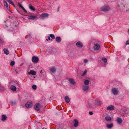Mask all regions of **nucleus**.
Returning <instances> with one entry per match:
<instances>
[{
  "label": "nucleus",
  "instance_id": "nucleus-3",
  "mask_svg": "<svg viewBox=\"0 0 129 129\" xmlns=\"http://www.w3.org/2000/svg\"><path fill=\"white\" fill-rule=\"evenodd\" d=\"M33 106V102L31 101H28L25 104V106L27 108H30Z\"/></svg>",
  "mask_w": 129,
  "mask_h": 129
},
{
  "label": "nucleus",
  "instance_id": "nucleus-33",
  "mask_svg": "<svg viewBox=\"0 0 129 129\" xmlns=\"http://www.w3.org/2000/svg\"><path fill=\"white\" fill-rule=\"evenodd\" d=\"M15 64V62L14 61H12L10 63V65L12 66H13Z\"/></svg>",
  "mask_w": 129,
  "mask_h": 129
},
{
  "label": "nucleus",
  "instance_id": "nucleus-46",
  "mask_svg": "<svg viewBox=\"0 0 129 129\" xmlns=\"http://www.w3.org/2000/svg\"><path fill=\"white\" fill-rule=\"evenodd\" d=\"M12 5H13L14 7H15V5L14 4V3H13Z\"/></svg>",
  "mask_w": 129,
  "mask_h": 129
},
{
  "label": "nucleus",
  "instance_id": "nucleus-1",
  "mask_svg": "<svg viewBox=\"0 0 129 129\" xmlns=\"http://www.w3.org/2000/svg\"><path fill=\"white\" fill-rule=\"evenodd\" d=\"M101 9L102 11L104 12L108 11L110 9V7L108 5H107L102 6Z\"/></svg>",
  "mask_w": 129,
  "mask_h": 129
},
{
  "label": "nucleus",
  "instance_id": "nucleus-43",
  "mask_svg": "<svg viewBox=\"0 0 129 129\" xmlns=\"http://www.w3.org/2000/svg\"><path fill=\"white\" fill-rule=\"evenodd\" d=\"M5 26H6V27H8V25L7 24H5Z\"/></svg>",
  "mask_w": 129,
  "mask_h": 129
},
{
  "label": "nucleus",
  "instance_id": "nucleus-8",
  "mask_svg": "<svg viewBox=\"0 0 129 129\" xmlns=\"http://www.w3.org/2000/svg\"><path fill=\"white\" fill-rule=\"evenodd\" d=\"M48 16L49 14L47 13H43L40 15V17L41 19H43L48 17Z\"/></svg>",
  "mask_w": 129,
  "mask_h": 129
},
{
  "label": "nucleus",
  "instance_id": "nucleus-37",
  "mask_svg": "<svg viewBox=\"0 0 129 129\" xmlns=\"http://www.w3.org/2000/svg\"><path fill=\"white\" fill-rule=\"evenodd\" d=\"M4 42L3 40L1 39L0 37V44H1L2 43H3Z\"/></svg>",
  "mask_w": 129,
  "mask_h": 129
},
{
  "label": "nucleus",
  "instance_id": "nucleus-51",
  "mask_svg": "<svg viewBox=\"0 0 129 129\" xmlns=\"http://www.w3.org/2000/svg\"><path fill=\"white\" fill-rule=\"evenodd\" d=\"M128 32L129 33V29H128Z\"/></svg>",
  "mask_w": 129,
  "mask_h": 129
},
{
  "label": "nucleus",
  "instance_id": "nucleus-49",
  "mask_svg": "<svg viewBox=\"0 0 129 129\" xmlns=\"http://www.w3.org/2000/svg\"><path fill=\"white\" fill-rule=\"evenodd\" d=\"M59 7H58V9L57 10V11H59Z\"/></svg>",
  "mask_w": 129,
  "mask_h": 129
},
{
  "label": "nucleus",
  "instance_id": "nucleus-14",
  "mask_svg": "<svg viewBox=\"0 0 129 129\" xmlns=\"http://www.w3.org/2000/svg\"><path fill=\"white\" fill-rule=\"evenodd\" d=\"M74 121L75 122L74 126L75 127H76L78 125V122L76 119H74Z\"/></svg>",
  "mask_w": 129,
  "mask_h": 129
},
{
  "label": "nucleus",
  "instance_id": "nucleus-6",
  "mask_svg": "<svg viewBox=\"0 0 129 129\" xmlns=\"http://www.w3.org/2000/svg\"><path fill=\"white\" fill-rule=\"evenodd\" d=\"M76 46L79 48H82L83 47V45L82 43L80 41H78L76 43Z\"/></svg>",
  "mask_w": 129,
  "mask_h": 129
},
{
  "label": "nucleus",
  "instance_id": "nucleus-42",
  "mask_svg": "<svg viewBox=\"0 0 129 129\" xmlns=\"http://www.w3.org/2000/svg\"><path fill=\"white\" fill-rule=\"evenodd\" d=\"M87 73V72L86 71H84V72H83L82 75H84Z\"/></svg>",
  "mask_w": 129,
  "mask_h": 129
},
{
  "label": "nucleus",
  "instance_id": "nucleus-52",
  "mask_svg": "<svg viewBox=\"0 0 129 129\" xmlns=\"http://www.w3.org/2000/svg\"><path fill=\"white\" fill-rule=\"evenodd\" d=\"M49 52H51V51H49Z\"/></svg>",
  "mask_w": 129,
  "mask_h": 129
},
{
  "label": "nucleus",
  "instance_id": "nucleus-39",
  "mask_svg": "<svg viewBox=\"0 0 129 129\" xmlns=\"http://www.w3.org/2000/svg\"><path fill=\"white\" fill-rule=\"evenodd\" d=\"M18 5L19 7L21 8L23 6L22 5L20 4V3H19L18 4Z\"/></svg>",
  "mask_w": 129,
  "mask_h": 129
},
{
  "label": "nucleus",
  "instance_id": "nucleus-41",
  "mask_svg": "<svg viewBox=\"0 0 129 129\" xmlns=\"http://www.w3.org/2000/svg\"><path fill=\"white\" fill-rule=\"evenodd\" d=\"M84 61L86 63L88 62V60L87 59H85L84 60Z\"/></svg>",
  "mask_w": 129,
  "mask_h": 129
},
{
  "label": "nucleus",
  "instance_id": "nucleus-12",
  "mask_svg": "<svg viewBox=\"0 0 129 129\" xmlns=\"http://www.w3.org/2000/svg\"><path fill=\"white\" fill-rule=\"evenodd\" d=\"M95 103L96 105L99 106H101L102 104L101 102L98 100H95Z\"/></svg>",
  "mask_w": 129,
  "mask_h": 129
},
{
  "label": "nucleus",
  "instance_id": "nucleus-16",
  "mask_svg": "<svg viewBox=\"0 0 129 129\" xmlns=\"http://www.w3.org/2000/svg\"><path fill=\"white\" fill-rule=\"evenodd\" d=\"M122 119L120 118L117 117V122L118 124H120L122 122Z\"/></svg>",
  "mask_w": 129,
  "mask_h": 129
},
{
  "label": "nucleus",
  "instance_id": "nucleus-11",
  "mask_svg": "<svg viewBox=\"0 0 129 129\" xmlns=\"http://www.w3.org/2000/svg\"><path fill=\"white\" fill-rule=\"evenodd\" d=\"M68 80L70 83L72 85H74V84H76V82L74 81V80L72 78H69Z\"/></svg>",
  "mask_w": 129,
  "mask_h": 129
},
{
  "label": "nucleus",
  "instance_id": "nucleus-54",
  "mask_svg": "<svg viewBox=\"0 0 129 129\" xmlns=\"http://www.w3.org/2000/svg\"><path fill=\"white\" fill-rule=\"evenodd\" d=\"M128 114H129V112L127 113Z\"/></svg>",
  "mask_w": 129,
  "mask_h": 129
},
{
  "label": "nucleus",
  "instance_id": "nucleus-34",
  "mask_svg": "<svg viewBox=\"0 0 129 129\" xmlns=\"http://www.w3.org/2000/svg\"><path fill=\"white\" fill-rule=\"evenodd\" d=\"M32 88L34 90H36L37 88V86L35 85H34L32 86Z\"/></svg>",
  "mask_w": 129,
  "mask_h": 129
},
{
  "label": "nucleus",
  "instance_id": "nucleus-20",
  "mask_svg": "<svg viewBox=\"0 0 129 129\" xmlns=\"http://www.w3.org/2000/svg\"><path fill=\"white\" fill-rule=\"evenodd\" d=\"M7 118L6 115H2V120L3 121H5Z\"/></svg>",
  "mask_w": 129,
  "mask_h": 129
},
{
  "label": "nucleus",
  "instance_id": "nucleus-7",
  "mask_svg": "<svg viewBox=\"0 0 129 129\" xmlns=\"http://www.w3.org/2000/svg\"><path fill=\"white\" fill-rule=\"evenodd\" d=\"M100 48V45L98 44H94L93 48L95 50H98Z\"/></svg>",
  "mask_w": 129,
  "mask_h": 129
},
{
  "label": "nucleus",
  "instance_id": "nucleus-13",
  "mask_svg": "<svg viewBox=\"0 0 129 129\" xmlns=\"http://www.w3.org/2000/svg\"><path fill=\"white\" fill-rule=\"evenodd\" d=\"M82 88L84 91H85L88 89L89 87L87 85H83L82 86Z\"/></svg>",
  "mask_w": 129,
  "mask_h": 129
},
{
  "label": "nucleus",
  "instance_id": "nucleus-10",
  "mask_svg": "<svg viewBox=\"0 0 129 129\" xmlns=\"http://www.w3.org/2000/svg\"><path fill=\"white\" fill-rule=\"evenodd\" d=\"M107 109L109 110H114V107L113 105H111L108 106Z\"/></svg>",
  "mask_w": 129,
  "mask_h": 129
},
{
  "label": "nucleus",
  "instance_id": "nucleus-27",
  "mask_svg": "<svg viewBox=\"0 0 129 129\" xmlns=\"http://www.w3.org/2000/svg\"><path fill=\"white\" fill-rule=\"evenodd\" d=\"M89 82V81L87 80H85L84 81V83L85 85H88Z\"/></svg>",
  "mask_w": 129,
  "mask_h": 129
},
{
  "label": "nucleus",
  "instance_id": "nucleus-17",
  "mask_svg": "<svg viewBox=\"0 0 129 129\" xmlns=\"http://www.w3.org/2000/svg\"><path fill=\"white\" fill-rule=\"evenodd\" d=\"M65 101L67 103H69L70 102V98L68 96H66L64 98Z\"/></svg>",
  "mask_w": 129,
  "mask_h": 129
},
{
  "label": "nucleus",
  "instance_id": "nucleus-22",
  "mask_svg": "<svg viewBox=\"0 0 129 129\" xmlns=\"http://www.w3.org/2000/svg\"><path fill=\"white\" fill-rule=\"evenodd\" d=\"M30 73L32 75H35L36 74V72L34 71L31 70L30 71Z\"/></svg>",
  "mask_w": 129,
  "mask_h": 129
},
{
  "label": "nucleus",
  "instance_id": "nucleus-29",
  "mask_svg": "<svg viewBox=\"0 0 129 129\" xmlns=\"http://www.w3.org/2000/svg\"><path fill=\"white\" fill-rule=\"evenodd\" d=\"M4 53L6 54L7 55L8 54H9V52L8 51V50L6 49H4Z\"/></svg>",
  "mask_w": 129,
  "mask_h": 129
},
{
  "label": "nucleus",
  "instance_id": "nucleus-50",
  "mask_svg": "<svg viewBox=\"0 0 129 129\" xmlns=\"http://www.w3.org/2000/svg\"><path fill=\"white\" fill-rule=\"evenodd\" d=\"M46 40L47 41H48L49 40H48V39H46Z\"/></svg>",
  "mask_w": 129,
  "mask_h": 129
},
{
  "label": "nucleus",
  "instance_id": "nucleus-30",
  "mask_svg": "<svg viewBox=\"0 0 129 129\" xmlns=\"http://www.w3.org/2000/svg\"><path fill=\"white\" fill-rule=\"evenodd\" d=\"M50 37L52 39H54L55 38L54 35L52 34H50L49 35Z\"/></svg>",
  "mask_w": 129,
  "mask_h": 129
},
{
  "label": "nucleus",
  "instance_id": "nucleus-23",
  "mask_svg": "<svg viewBox=\"0 0 129 129\" xmlns=\"http://www.w3.org/2000/svg\"><path fill=\"white\" fill-rule=\"evenodd\" d=\"M3 1L5 7H6V9H8V4L7 2L6 1H5V0H3Z\"/></svg>",
  "mask_w": 129,
  "mask_h": 129
},
{
  "label": "nucleus",
  "instance_id": "nucleus-36",
  "mask_svg": "<svg viewBox=\"0 0 129 129\" xmlns=\"http://www.w3.org/2000/svg\"><path fill=\"white\" fill-rule=\"evenodd\" d=\"M9 4H11V5H12L13 3L12 1L11 0H7Z\"/></svg>",
  "mask_w": 129,
  "mask_h": 129
},
{
  "label": "nucleus",
  "instance_id": "nucleus-19",
  "mask_svg": "<svg viewBox=\"0 0 129 129\" xmlns=\"http://www.w3.org/2000/svg\"><path fill=\"white\" fill-rule=\"evenodd\" d=\"M55 40L58 43L60 42L61 41V39L60 37H57L55 38Z\"/></svg>",
  "mask_w": 129,
  "mask_h": 129
},
{
  "label": "nucleus",
  "instance_id": "nucleus-25",
  "mask_svg": "<svg viewBox=\"0 0 129 129\" xmlns=\"http://www.w3.org/2000/svg\"><path fill=\"white\" fill-rule=\"evenodd\" d=\"M105 118L106 120L108 121H110L111 120V118L109 116H106L105 117Z\"/></svg>",
  "mask_w": 129,
  "mask_h": 129
},
{
  "label": "nucleus",
  "instance_id": "nucleus-2",
  "mask_svg": "<svg viewBox=\"0 0 129 129\" xmlns=\"http://www.w3.org/2000/svg\"><path fill=\"white\" fill-rule=\"evenodd\" d=\"M112 93L114 95H117L119 93V91L117 88H113L111 89Z\"/></svg>",
  "mask_w": 129,
  "mask_h": 129
},
{
  "label": "nucleus",
  "instance_id": "nucleus-40",
  "mask_svg": "<svg viewBox=\"0 0 129 129\" xmlns=\"http://www.w3.org/2000/svg\"><path fill=\"white\" fill-rule=\"evenodd\" d=\"M93 113V112L92 111H90L89 112V114L90 115H92Z\"/></svg>",
  "mask_w": 129,
  "mask_h": 129
},
{
  "label": "nucleus",
  "instance_id": "nucleus-38",
  "mask_svg": "<svg viewBox=\"0 0 129 129\" xmlns=\"http://www.w3.org/2000/svg\"><path fill=\"white\" fill-rule=\"evenodd\" d=\"M129 45V40H128L126 42L125 44V45Z\"/></svg>",
  "mask_w": 129,
  "mask_h": 129
},
{
  "label": "nucleus",
  "instance_id": "nucleus-44",
  "mask_svg": "<svg viewBox=\"0 0 129 129\" xmlns=\"http://www.w3.org/2000/svg\"><path fill=\"white\" fill-rule=\"evenodd\" d=\"M8 17L9 18H12V17L11 16H8Z\"/></svg>",
  "mask_w": 129,
  "mask_h": 129
},
{
  "label": "nucleus",
  "instance_id": "nucleus-48",
  "mask_svg": "<svg viewBox=\"0 0 129 129\" xmlns=\"http://www.w3.org/2000/svg\"><path fill=\"white\" fill-rule=\"evenodd\" d=\"M27 13L28 14H31V13L30 12H27Z\"/></svg>",
  "mask_w": 129,
  "mask_h": 129
},
{
  "label": "nucleus",
  "instance_id": "nucleus-45",
  "mask_svg": "<svg viewBox=\"0 0 129 129\" xmlns=\"http://www.w3.org/2000/svg\"><path fill=\"white\" fill-rule=\"evenodd\" d=\"M48 39L49 40H50V37H48Z\"/></svg>",
  "mask_w": 129,
  "mask_h": 129
},
{
  "label": "nucleus",
  "instance_id": "nucleus-21",
  "mask_svg": "<svg viewBox=\"0 0 129 129\" xmlns=\"http://www.w3.org/2000/svg\"><path fill=\"white\" fill-rule=\"evenodd\" d=\"M113 124L111 123L110 124H107L106 125V127L108 128H111L113 127Z\"/></svg>",
  "mask_w": 129,
  "mask_h": 129
},
{
  "label": "nucleus",
  "instance_id": "nucleus-4",
  "mask_svg": "<svg viewBox=\"0 0 129 129\" xmlns=\"http://www.w3.org/2000/svg\"><path fill=\"white\" fill-rule=\"evenodd\" d=\"M32 61L33 62L35 63H37L38 62L39 60V59L38 57L34 56L32 57Z\"/></svg>",
  "mask_w": 129,
  "mask_h": 129
},
{
  "label": "nucleus",
  "instance_id": "nucleus-28",
  "mask_svg": "<svg viewBox=\"0 0 129 129\" xmlns=\"http://www.w3.org/2000/svg\"><path fill=\"white\" fill-rule=\"evenodd\" d=\"M102 60L103 61V62L106 63L107 61V59L105 57H103L102 58Z\"/></svg>",
  "mask_w": 129,
  "mask_h": 129
},
{
  "label": "nucleus",
  "instance_id": "nucleus-15",
  "mask_svg": "<svg viewBox=\"0 0 129 129\" xmlns=\"http://www.w3.org/2000/svg\"><path fill=\"white\" fill-rule=\"evenodd\" d=\"M28 7L29 8L31 11H35L36 10L34 7L32 6L31 4H30L28 5Z\"/></svg>",
  "mask_w": 129,
  "mask_h": 129
},
{
  "label": "nucleus",
  "instance_id": "nucleus-31",
  "mask_svg": "<svg viewBox=\"0 0 129 129\" xmlns=\"http://www.w3.org/2000/svg\"><path fill=\"white\" fill-rule=\"evenodd\" d=\"M88 108H93V107L91 104H89L88 105Z\"/></svg>",
  "mask_w": 129,
  "mask_h": 129
},
{
  "label": "nucleus",
  "instance_id": "nucleus-32",
  "mask_svg": "<svg viewBox=\"0 0 129 129\" xmlns=\"http://www.w3.org/2000/svg\"><path fill=\"white\" fill-rule=\"evenodd\" d=\"M14 83L15 84V85H17V86H20V84L17 81H14Z\"/></svg>",
  "mask_w": 129,
  "mask_h": 129
},
{
  "label": "nucleus",
  "instance_id": "nucleus-26",
  "mask_svg": "<svg viewBox=\"0 0 129 129\" xmlns=\"http://www.w3.org/2000/svg\"><path fill=\"white\" fill-rule=\"evenodd\" d=\"M50 70L52 73H54L55 72L56 69L55 67H53L50 69Z\"/></svg>",
  "mask_w": 129,
  "mask_h": 129
},
{
  "label": "nucleus",
  "instance_id": "nucleus-53",
  "mask_svg": "<svg viewBox=\"0 0 129 129\" xmlns=\"http://www.w3.org/2000/svg\"><path fill=\"white\" fill-rule=\"evenodd\" d=\"M50 40H51V41H52V39H50Z\"/></svg>",
  "mask_w": 129,
  "mask_h": 129
},
{
  "label": "nucleus",
  "instance_id": "nucleus-47",
  "mask_svg": "<svg viewBox=\"0 0 129 129\" xmlns=\"http://www.w3.org/2000/svg\"><path fill=\"white\" fill-rule=\"evenodd\" d=\"M42 129H47V128H45L44 127L43 128H42Z\"/></svg>",
  "mask_w": 129,
  "mask_h": 129
},
{
  "label": "nucleus",
  "instance_id": "nucleus-9",
  "mask_svg": "<svg viewBox=\"0 0 129 129\" xmlns=\"http://www.w3.org/2000/svg\"><path fill=\"white\" fill-rule=\"evenodd\" d=\"M27 18L29 20H34L35 19H37V17L36 16L31 15L28 16L27 17Z\"/></svg>",
  "mask_w": 129,
  "mask_h": 129
},
{
  "label": "nucleus",
  "instance_id": "nucleus-5",
  "mask_svg": "<svg viewBox=\"0 0 129 129\" xmlns=\"http://www.w3.org/2000/svg\"><path fill=\"white\" fill-rule=\"evenodd\" d=\"M41 105L40 103L36 104L34 106V108L35 110L37 111L40 110Z\"/></svg>",
  "mask_w": 129,
  "mask_h": 129
},
{
  "label": "nucleus",
  "instance_id": "nucleus-18",
  "mask_svg": "<svg viewBox=\"0 0 129 129\" xmlns=\"http://www.w3.org/2000/svg\"><path fill=\"white\" fill-rule=\"evenodd\" d=\"M10 88L11 90L13 91H15L16 90V87L13 85L11 86Z\"/></svg>",
  "mask_w": 129,
  "mask_h": 129
},
{
  "label": "nucleus",
  "instance_id": "nucleus-35",
  "mask_svg": "<svg viewBox=\"0 0 129 129\" xmlns=\"http://www.w3.org/2000/svg\"><path fill=\"white\" fill-rule=\"evenodd\" d=\"M21 8L24 11V12L26 13H27V11H26V10L25 9V8L23 7H22Z\"/></svg>",
  "mask_w": 129,
  "mask_h": 129
},
{
  "label": "nucleus",
  "instance_id": "nucleus-24",
  "mask_svg": "<svg viewBox=\"0 0 129 129\" xmlns=\"http://www.w3.org/2000/svg\"><path fill=\"white\" fill-rule=\"evenodd\" d=\"M9 103L12 106L16 104V102L15 101H12L10 102Z\"/></svg>",
  "mask_w": 129,
  "mask_h": 129
}]
</instances>
